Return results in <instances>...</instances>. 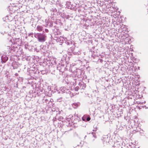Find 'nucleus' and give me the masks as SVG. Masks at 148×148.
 Masks as SVG:
<instances>
[{
    "label": "nucleus",
    "mask_w": 148,
    "mask_h": 148,
    "mask_svg": "<svg viewBox=\"0 0 148 148\" xmlns=\"http://www.w3.org/2000/svg\"><path fill=\"white\" fill-rule=\"evenodd\" d=\"M75 63H72L70 64V70L76 77L79 78H82L83 79L86 78V76L84 75V71L79 69L77 68L74 66Z\"/></svg>",
    "instance_id": "obj_1"
},
{
    "label": "nucleus",
    "mask_w": 148,
    "mask_h": 148,
    "mask_svg": "<svg viewBox=\"0 0 148 148\" xmlns=\"http://www.w3.org/2000/svg\"><path fill=\"white\" fill-rule=\"evenodd\" d=\"M9 43L11 45V47L8 46V49H9V51L10 52L13 51V49L17 48V46H21L22 44V41L20 38H12V39L9 41Z\"/></svg>",
    "instance_id": "obj_2"
},
{
    "label": "nucleus",
    "mask_w": 148,
    "mask_h": 148,
    "mask_svg": "<svg viewBox=\"0 0 148 148\" xmlns=\"http://www.w3.org/2000/svg\"><path fill=\"white\" fill-rule=\"evenodd\" d=\"M56 41L57 42H59V43H61V45L62 44H63L64 43H65L67 45H74L75 43L74 42L72 41L71 40H67V41H66L65 40V39H64V38H56Z\"/></svg>",
    "instance_id": "obj_3"
},
{
    "label": "nucleus",
    "mask_w": 148,
    "mask_h": 148,
    "mask_svg": "<svg viewBox=\"0 0 148 148\" xmlns=\"http://www.w3.org/2000/svg\"><path fill=\"white\" fill-rule=\"evenodd\" d=\"M68 54L70 55H78L81 53V51L77 47H71L69 50Z\"/></svg>",
    "instance_id": "obj_4"
},
{
    "label": "nucleus",
    "mask_w": 148,
    "mask_h": 148,
    "mask_svg": "<svg viewBox=\"0 0 148 148\" xmlns=\"http://www.w3.org/2000/svg\"><path fill=\"white\" fill-rule=\"evenodd\" d=\"M99 56H97L95 52L94 51L92 53L91 56L94 59H95L93 60V61L95 62H103V60L102 59L100 58V57L101 58H103V56L99 55Z\"/></svg>",
    "instance_id": "obj_5"
},
{
    "label": "nucleus",
    "mask_w": 148,
    "mask_h": 148,
    "mask_svg": "<svg viewBox=\"0 0 148 148\" xmlns=\"http://www.w3.org/2000/svg\"><path fill=\"white\" fill-rule=\"evenodd\" d=\"M120 42L123 45L130 44V43L131 39L130 38H121Z\"/></svg>",
    "instance_id": "obj_6"
},
{
    "label": "nucleus",
    "mask_w": 148,
    "mask_h": 148,
    "mask_svg": "<svg viewBox=\"0 0 148 148\" xmlns=\"http://www.w3.org/2000/svg\"><path fill=\"white\" fill-rule=\"evenodd\" d=\"M57 68L60 71L63 72V71L65 70V69L66 68V66L65 65L61 63L59 65H58Z\"/></svg>",
    "instance_id": "obj_7"
},
{
    "label": "nucleus",
    "mask_w": 148,
    "mask_h": 148,
    "mask_svg": "<svg viewBox=\"0 0 148 148\" xmlns=\"http://www.w3.org/2000/svg\"><path fill=\"white\" fill-rule=\"evenodd\" d=\"M60 90L62 93L70 94L71 92L69 89H67L64 87H61L60 88Z\"/></svg>",
    "instance_id": "obj_8"
},
{
    "label": "nucleus",
    "mask_w": 148,
    "mask_h": 148,
    "mask_svg": "<svg viewBox=\"0 0 148 148\" xmlns=\"http://www.w3.org/2000/svg\"><path fill=\"white\" fill-rule=\"evenodd\" d=\"M20 65V64L17 62L14 61L12 63V66L14 69H17Z\"/></svg>",
    "instance_id": "obj_9"
},
{
    "label": "nucleus",
    "mask_w": 148,
    "mask_h": 148,
    "mask_svg": "<svg viewBox=\"0 0 148 148\" xmlns=\"http://www.w3.org/2000/svg\"><path fill=\"white\" fill-rule=\"evenodd\" d=\"M8 59V58L6 55H3L1 56V60L2 63L5 62Z\"/></svg>",
    "instance_id": "obj_10"
},
{
    "label": "nucleus",
    "mask_w": 148,
    "mask_h": 148,
    "mask_svg": "<svg viewBox=\"0 0 148 148\" xmlns=\"http://www.w3.org/2000/svg\"><path fill=\"white\" fill-rule=\"evenodd\" d=\"M83 121H88L90 119V116L87 115H84L82 118Z\"/></svg>",
    "instance_id": "obj_11"
},
{
    "label": "nucleus",
    "mask_w": 148,
    "mask_h": 148,
    "mask_svg": "<svg viewBox=\"0 0 148 148\" xmlns=\"http://www.w3.org/2000/svg\"><path fill=\"white\" fill-rule=\"evenodd\" d=\"M112 148H122V147L119 142H117L114 143Z\"/></svg>",
    "instance_id": "obj_12"
},
{
    "label": "nucleus",
    "mask_w": 148,
    "mask_h": 148,
    "mask_svg": "<svg viewBox=\"0 0 148 148\" xmlns=\"http://www.w3.org/2000/svg\"><path fill=\"white\" fill-rule=\"evenodd\" d=\"M127 147L128 148H136V142L130 143Z\"/></svg>",
    "instance_id": "obj_13"
},
{
    "label": "nucleus",
    "mask_w": 148,
    "mask_h": 148,
    "mask_svg": "<svg viewBox=\"0 0 148 148\" xmlns=\"http://www.w3.org/2000/svg\"><path fill=\"white\" fill-rule=\"evenodd\" d=\"M79 85L80 86V87L82 89H84L86 87L85 84H84L83 82L79 83Z\"/></svg>",
    "instance_id": "obj_14"
},
{
    "label": "nucleus",
    "mask_w": 148,
    "mask_h": 148,
    "mask_svg": "<svg viewBox=\"0 0 148 148\" xmlns=\"http://www.w3.org/2000/svg\"><path fill=\"white\" fill-rule=\"evenodd\" d=\"M57 101L62 103L64 102V99L62 97H60L58 99Z\"/></svg>",
    "instance_id": "obj_15"
},
{
    "label": "nucleus",
    "mask_w": 148,
    "mask_h": 148,
    "mask_svg": "<svg viewBox=\"0 0 148 148\" xmlns=\"http://www.w3.org/2000/svg\"><path fill=\"white\" fill-rule=\"evenodd\" d=\"M80 105V103L79 102H77L76 103H74L72 104V106L75 108H76Z\"/></svg>",
    "instance_id": "obj_16"
},
{
    "label": "nucleus",
    "mask_w": 148,
    "mask_h": 148,
    "mask_svg": "<svg viewBox=\"0 0 148 148\" xmlns=\"http://www.w3.org/2000/svg\"><path fill=\"white\" fill-rule=\"evenodd\" d=\"M39 41L41 42H43L45 40V38H38Z\"/></svg>",
    "instance_id": "obj_17"
},
{
    "label": "nucleus",
    "mask_w": 148,
    "mask_h": 148,
    "mask_svg": "<svg viewBox=\"0 0 148 148\" xmlns=\"http://www.w3.org/2000/svg\"><path fill=\"white\" fill-rule=\"evenodd\" d=\"M85 42H86V43H88L89 44L90 43H92V41L91 39H90V38H88V40L87 41H84Z\"/></svg>",
    "instance_id": "obj_18"
},
{
    "label": "nucleus",
    "mask_w": 148,
    "mask_h": 148,
    "mask_svg": "<svg viewBox=\"0 0 148 148\" xmlns=\"http://www.w3.org/2000/svg\"><path fill=\"white\" fill-rule=\"evenodd\" d=\"M108 137L106 136L105 137H103L102 140L103 141L104 143H106L107 142Z\"/></svg>",
    "instance_id": "obj_19"
},
{
    "label": "nucleus",
    "mask_w": 148,
    "mask_h": 148,
    "mask_svg": "<svg viewBox=\"0 0 148 148\" xmlns=\"http://www.w3.org/2000/svg\"><path fill=\"white\" fill-rule=\"evenodd\" d=\"M42 27L41 26H38L37 27V30L39 31H40L42 30Z\"/></svg>",
    "instance_id": "obj_20"
},
{
    "label": "nucleus",
    "mask_w": 148,
    "mask_h": 148,
    "mask_svg": "<svg viewBox=\"0 0 148 148\" xmlns=\"http://www.w3.org/2000/svg\"><path fill=\"white\" fill-rule=\"evenodd\" d=\"M43 102L44 103L45 102L46 104H49L50 102L47 99H43Z\"/></svg>",
    "instance_id": "obj_21"
},
{
    "label": "nucleus",
    "mask_w": 148,
    "mask_h": 148,
    "mask_svg": "<svg viewBox=\"0 0 148 148\" xmlns=\"http://www.w3.org/2000/svg\"><path fill=\"white\" fill-rule=\"evenodd\" d=\"M146 103V101H144L143 102L138 101L137 102V103L138 104H143V103Z\"/></svg>",
    "instance_id": "obj_22"
},
{
    "label": "nucleus",
    "mask_w": 148,
    "mask_h": 148,
    "mask_svg": "<svg viewBox=\"0 0 148 148\" xmlns=\"http://www.w3.org/2000/svg\"><path fill=\"white\" fill-rule=\"evenodd\" d=\"M92 135L95 138H96L97 137V136L95 134V133L94 132H92Z\"/></svg>",
    "instance_id": "obj_23"
},
{
    "label": "nucleus",
    "mask_w": 148,
    "mask_h": 148,
    "mask_svg": "<svg viewBox=\"0 0 148 148\" xmlns=\"http://www.w3.org/2000/svg\"><path fill=\"white\" fill-rule=\"evenodd\" d=\"M135 130H138V132L141 130L139 126H138L136 127V129Z\"/></svg>",
    "instance_id": "obj_24"
},
{
    "label": "nucleus",
    "mask_w": 148,
    "mask_h": 148,
    "mask_svg": "<svg viewBox=\"0 0 148 148\" xmlns=\"http://www.w3.org/2000/svg\"><path fill=\"white\" fill-rule=\"evenodd\" d=\"M79 89V86H77L75 88V91H78Z\"/></svg>",
    "instance_id": "obj_25"
},
{
    "label": "nucleus",
    "mask_w": 148,
    "mask_h": 148,
    "mask_svg": "<svg viewBox=\"0 0 148 148\" xmlns=\"http://www.w3.org/2000/svg\"><path fill=\"white\" fill-rule=\"evenodd\" d=\"M138 132V130H134L132 132V134H135Z\"/></svg>",
    "instance_id": "obj_26"
},
{
    "label": "nucleus",
    "mask_w": 148,
    "mask_h": 148,
    "mask_svg": "<svg viewBox=\"0 0 148 148\" xmlns=\"http://www.w3.org/2000/svg\"><path fill=\"white\" fill-rule=\"evenodd\" d=\"M136 107L138 109H139L140 110L141 109H142V108H143V106H137Z\"/></svg>",
    "instance_id": "obj_27"
},
{
    "label": "nucleus",
    "mask_w": 148,
    "mask_h": 148,
    "mask_svg": "<svg viewBox=\"0 0 148 148\" xmlns=\"http://www.w3.org/2000/svg\"><path fill=\"white\" fill-rule=\"evenodd\" d=\"M143 108H145V109H147L148 108V107H147L146 106H143Z\"/></svg>",
    "instance_id": "obj_28"
},
{
    "label": "nucleus",
    "mask_w": 148,
    "mask_h": 148,
    "mask_svg": "<svg viewBox=\"0 0 148 148\" xmlns=\"http://www.w3.org/2000/svg\"><path fill=\"white\" fill-rule=\"evenodd\" d=\"M70 120L71 119L70 118H69L67 119V121H68L69 122H70Z\"/></svg>",
    "instance_id": "obj_29"
},
{
    "label": "nucleus",
    "mask_w": 148,
    "mask_h": 148,
    "mask_svg": "<svg viewBox=\"0 0 148 148\" xmlns=\"http://www.w3.org/2000/svg\"><path fill=\"white\" fill-rule=\"evenodd\" d=\"M97 128L96 127V128H95L94 129H93V131H97Z\"/></svg>",
    "instance_id": "obj_30"
},
{
    "label": "nucleus",
    "mask_w": 148,
    "mask_h": 148,
    "mask_svg": "<svg viewBox=\"0 0 148 148\" xmlns=\"http://www.w3.org/2000/svg\"><path fill=\"white\" fill-rule=\"evenodd\" d=\"M45 31L46 32H49V30L48 29H45Z\"/></svg>",
    "instance_id": "obj_31"
},
{
    "label": "nucleus",
    "mask_w": 148,
    "mask_h": 148,
    "mask_svg": "<svg viewBox=\"0 0 148 148\" xmlns=\"http://www.w3.org/2000/svg\"><path fill=\"white\" fill-rule=\"evenodd\" d=\"M95 92L97 93H98L99 92V91H98V90H95Z\"/></svg>",
    "instance_id": "obj_32"
},
{
    "label": "nucleus",
    "mask_w": 148,
    "mask_h": 148,
    "mask_svg": "<svg viewBox=\"0 0 148 148\" xmlns=\"http://www.w3.org/2000/svg\"><path fill=\"white\" fill-rule=\"evenodd\" d=\"M66 82L67 84H69L70 83V82L69 81H67Z\"/></svg>",
    "instance_id": "obj_33"
},
{
    "label": "nucleus",
    "mask_w": 148,
    "mask_h": 148,
    "mask_svg": "<svg viewBox=\"0 0 148 148\" xmlns=\"http://www.w3.org/2000/svg\"><path fill=\"white\" fill-rule=\"evenodd\" d=\"M63 119V118L62 117H60V119Z\"/></svg>",
    "instance_id": "obj_34"
},
{
    "label": "nucleus",
    "mask_w": 148,
    "mask_h": 148,
    "mask_svg": "<svg viewBox=\"0 0 148 148\" xmlns=\"http://www.w3.org/2000/svg\"><path fill=\"white\" fill-rule=\"evenodd\" d=\"M94 140H95V139H92V142H93V141H94Z\"/></svg>",
    "instance_id": "obj_35"
},
{
    "label": "nucleus",
    "mask_w": 148,
    "mask_h": 148,
    "mask_svg": "<svg viewBox=\"0 0 148 148\" xmlns=\"http://www.w3.org/2000/svg\"><path fill=\"white\" fill-rule=\"evenodd\" d=\"M74 116H76L77 117V114H76V115H75V114L74 115Z\"/></svg>",
    "instance_id": "obj_36"
},
{
    "label": "nucleus",
    "mask_w": 148,
    "mask_h": 148,
    "mask_svg": "<svg viewBox=\"0 0 148 148\" xmlns=\"http://www.w3.org/2000/svg\"><path fill=\"white\" fill-rule=\"evenodd\" d=\"M69 124H70V125H71L70 124V122H69Z\"/></svg>",
    "instance_id": "obj_37"
},
{
    "label": "nucleus",
    "mask_w": 148,
    "mask_h": 148,
    "mask_svg": "<svg viewBox=\"0 0 148 148\" xmlns=\"http://www.w3.org/2000/svg\"><path fill=\"white\" fill-rule=\"evenodd\" d=\"M138 69H140L139 67H138Z\"/></svg>",
    "instance_id": "obj_38"
},
{
    "label": "nucleus",
    "mask_w": 148,
    "mask_h": 148,
    "mask_svg": "<svg viewBox=\"0 0 148 148\" xmlns=\"http://www.w3.org/2000/svg\"><path fill=\"white\" fill-rule=\"evenodd\" d=\"M17 73H16V74H15V75H17Z\"/></svg>",
    "instance_id": "obj_39"
},
{
    "label": "nucleus",
    "mask_w": 148,
    "mask_h": 148,
    "mask_svg": "<svg viewBox=\"0 0 148 148\" xmlns=\"http://www.w3.org/2000/svg\"><path fill=\"white\" fill-rule=\"evenodd\" d=\"M66 78L65 79V80H66Z\"/></svg>",
    "instance_id": "obj_40"
},
{
    "label": "nucleus",
    "mask_w": 148,
    "mask_h": 148,
    "mask_svg": "<svg viewBox=\"0 0 148 148\" xmlns=\"http://www.w3.org/2000/svg\"><path fill=\"white\" fill-rule=\"evenodd\" d=\"M86 136H85V138H86Z\"/></svg>",
    "instance_id": "obj_41"
},
{
    "label": "nucleus",
    "mask_w": 148,
    "mask_h": 148,
    "mask_svg": "<svg viewBox=\"0 0 148 148\" xmlns=\"http://www.w3.org/2000/svg\"><path fill=\"white\" fill-rule=\"evenodd\" d=\"M86 136H85V138H86Z\"/></svg>",
    "instance_id": "obj_42"
}]
</instances>
